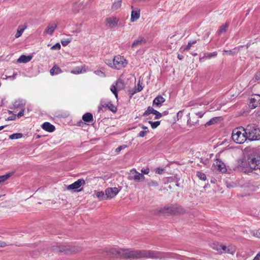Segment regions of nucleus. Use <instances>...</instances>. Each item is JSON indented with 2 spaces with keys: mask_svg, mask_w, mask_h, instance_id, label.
I'll use <instances>...</instances> for the list:
<instances>
[{
  "mask_svg": "<svg viewBox=\"0 0 260 260\" xmlns=\"http://www.w3.org/2000/svg\"><path fill=\"white\" fill-rule=\"evenodd\" d=\"M141 172L144 174H148L149 173V169L148 168L144 169L141 170Z\"/></svg>",
  "mask_w": 260,
  "mask_h": 260,
  "instance_id": "6e6d98bb",
  "label": "nucleus"
},
{
  "mask_svg": "<svg viewBox=\"0 0 260 260\" xmlns=\"http://www.w3.org/2000/svg\"><path fill=\"white\" fill-rule=\"evenodd\" d=\"M164 170L162 169L157 168L156 170V173L158 174H161L164 172Z\"/></svg>",
  "mask_w": 260,
  "mask_h": 260,
  "instance_id": "e2e57ef3",
  "label": "nucleus"
},
{
  "mask_svg": "<svg viewBox=\"0 0 260 260\" xmlns=\"http://www.w3.org/2000/svg\"><path fill=\"white\" fill-rule=\"evenodd\" d=\"M101 106L103 108H108V103H106L105 102H102Z\"/></svg>",
  "mask_w": 260,
  "mask_h": 260,
  "instance_id": "0e129e2a",
  "label": "nucleus"
},
{
  "mask_svg": "<svg viewBox=\"0 0 260 260\" xmlns=\"http://www.w3.org/2000/svg\"><path fill=\"white\" fill-rule=\"evenodd\" d=\"M148 185L149 187H156L158 185V183L155 181L150 180L148 182Z\"/></svg>",
  "mask_w": 260,
  "mask_h": 260,
  "instance_id": "37998d69",
  "label": "nucleus"
},
{
  "mask_svg": "<svg viewBox=\"0 0 260 260\" xmlns=\"http://www.w3.org/2000/svg\"><path fill=\"white\" fill-rule=\"evenodd\" d=\"M26 27V26H23L22 25L19 26L17 31L15 35V37L16 38H19V37H20Z\"/></svg>",
  "mask_w": 260,
  "mask_h": 260,
  "instance_id": "cd10ccee",
  "label": "nucleus"
},
{
  "mask_svg": "<svg viewBox=\"0 0 260 260\" xmlns=\"http://www.w3.org/2000/svg\"><path fill=\"white\" fill-rule=\"evenodd\" d=\"M197 176L199 177V178L200 179H201V180H206V175L202 173V172H198L197 173Z\"/></svg>",
  "mask_w": 260,
  "mask_h": 260,
  "instance_id": "c9c22d12",
  "label": "nucleus"
},
{
  "mask_svg": "<svg viewBox=\"0 0 260 260\" xmlns=\"http://www.w3.org/2000/svg\"><path fill=\"white\" fill-rule=\"evenodd\" d=\"M16 75H17L16 73H14L12 76H8V77H7V78L13 80L16 78Z\"/></svg>",
  "mask_w": 260,
  "mask_h": 260,
  "instance_id": "680f3d73",
  "label": "nucleus"
},
{
  "mask_svg": "<svg viewBox=\"0 0 260 260\" xmlns=\"http://www.w3.org/2000/svg\"><path fill=\"white\" fill-rule=\"evenodd\" d=\"M148 123L151 124V127L153 129H154V128H156L160 124V122L159 121H155V122L149 121Z\"/></svg>",
  "mask_w": 260,
  "mask_h": 260,
  "instance_id": "e433bc0d",
  "label": "nucleus"
},
{
  "mask_svg": "<svg viewBox=\"0 0 260 260\" xmlns=\"http://www.w3.org/2000/svg\"><path fill=\"white\" fill-rule=\"evenodd\" d=\"M222 251V253H226L233 255L236 251V248L234 245H229L228 246L223 245Z\"/></svg>",
  "mask_w": 260,
  "mask_h": 260,
  "instance_id": "2eb2a0df",
  "label": "nucleus"
},
{
  "mask_svg": "<svg viewBox=\"0 0 260 260\" xmlns=\"http://www.w3.org/2000/svg\"><path fill=\"white\" fill-rule=\"evenodd\" d=\"M217 53L216 52H214L213 53H210L208 54L207 56H206V58L207 59H210L212 57H214L216 56Z\"/></svg>",
  "mask_w": 260,
  "mask_h": 260,
  "instance_id": "de8ad7c7",
  "label": "nucleus"
},
{
  "mask_svg": "<svg viewBox=\"0 0 260 260\" xmlns=\"http://www.w3.org/2000/svg\"><path fill=\"white\" fill-rule=\"evenodd\" d=\"M248 164L251 170L257 171L258 172H256L257 174L258 173H260V157H254L252 158H249L248 160Z\"/></svg>",
  "mask_w": 260,
  "mask_h": 260,
  "instance_id": "0eeeda50",
  "label": "nucleus"
},
{
  "mask_svg": "<svg viewBox=\"0 0 260 260\" xmlns=\"http://www.w3.org/2000/svg\"><path fill=\"white\" fill-rule=\"evenodd\" d=\"M61 46L59 43L55 44L54 45L52 46L51 48L52 50H59L60 49Z\"/></svg>",
  "mask_w": 260,
  "mask_h": 260,
  "instance_id": "09e8293b",
  "label": "nucleus"
},
{
  "mask_svg": "<svg viewBox=\"0 0 260 260\" xmlns=\"http://www.w3.org/2000/svg\"><path fill=\"white\" fill-rule=\"evenodd\" d=\"M115 86H116L118 90H122L124 88V82L121 80H118L115 83Z\"/></svg>",
  "mask_w": 260,
  "mask_h": 260,
  "instance_id": "393cba45",
  "label": "nucleus"
},
{
  "mask_svg": "<svg viewBox=\"0 0 260 260\" xmlns=\"http://www.w3.org/2000/svg\"><path fill=\"white\" fill-rule=\"evenodd\" d=\"M155 110L152 107L149 106L148 107L146 111H145V112L143 114V116H147L149 115L150 114H154V112H155Z\"/></svg>",
  "mask_w": 260,
  "mask_h": 260,
  "instance_id": "473e14b6",
  "label": "nucleus"
},
{
  "mask_svg": "<svg viewBox=\"0 0 260 260\" xmlns=\"http://www.w3.org/2000/svg\"><path fill=\"white\" fill-rule=\"evenodd\" d=\"M96 196L101 201L107 200L106 193L103 191H98Z\"/></svg>",
  "mask_w": 260,
  "mask_h": 260,
  "instance_id": "a878e982",
  "label": "nucleus"
},
{
  "mask_svg": "<svg viewBox=\"0 0 260 260\" xmlns=\"http://www.w3.org/2000/svg\"><path fill=\"white\" fill-rule=\"evenodd\" d=\"M120 190L117 187H109L106 189L105 192L107 200L111 199L115 197Z\"/></svg>",
  "mask_w": 260,
  "mask_h": 260,
  "instance_id": "9d476101",
  "label": "nucleus"
},
{
  "mask_svg": "<svg viewBox=\"0 0 260 260\" xmlns=\"http://www.w3.org/2000/svg\"><path fill=\"white\" fill-rule=\"evenodd\" d=\"M255 77L256 80H260V70L256 73Z\"/></svg>",
  "mask_w": 260,
  "mask_h": 260,
  "instance_id": "13d9d810",
  "label": "nucleus"
},
{
  "mask_svg": "<svg viewBox=\"0 0 260 260\" xmlns=\"http://www.w3.org/2000/svg\"><path fill=\"white\" fill-rule=\"evenodd\" d=\"M118 21L117 17H107L106 19V25L108 27L112 28L117 25Z\"/></svg>",
  "mask_w": 260,
  "mask_h": 260,
  "instance_id": "4468645a",
  "label": "nucleus"
},
{
  "mask_svg": "<svg viewBox=\"0 0 260 260\" xmlns=\"http://www.w3.org/2000/svg\"><path fill=\"white\" fill-rule=\"evenodd\" d=\"M61 72V69L59 67H53L50 70V73L51 75L58 74Z\"/></svg>",
  "mask_w": 260,
  "mask_h": 260,
  "instance_id": "bb28decb",
  "label": "nucleus"
},
{
  "mask_svg": "<svg viewBox=\"0 0 260 260\" xmlns=\"http://www.w3.org/2000/svg\"><path fill=\"white\" fill-rule=\"evenodd\" d=\"M223 246V245H219L218 244L213 243L212 244V247L213 249L216 250L219 253H222V252H223V251H222Z\"/></svg>",
  "mask_w": 260,
  "mask_h": 260,
  "instance_id": "c85d7f7f",
  "label": "nucleus"
},
{
  "mask_svg": "<svg viewBox=\"0 0 260 260\" xmlns=\"http://www.w3.org/2000/svg\"><path fill=\"white\" fill-rule=\"evenodd\" d=\"M94 73L95 74H96L97 75L100 76L101 77H105V75L104 73H103V72H102L100 70L95 71Z\"/></svg>",
  "mask_w": 260,
  "mask_h": 260,
  "instance_id": "8fccbe9b",
  "label": "nucleus"
},
{
  "mask_svg": "<svg viewBox=\"0 0 260 260\" xmlns=\"http://www.w3.org/2000/svg\"><path fill=\"white\" fill-rule=\"evenodd\" d=\"M85 181L83 179H80L74 182L73 183L68 185L67 189L68 190H74L79 188L82 185L85 184Z\"/></svg>",
  "mask_w": 260,
  "mask_h": 260,
  "instance_id": "ddd939ff",
  "label": "nucleus"
},
{
  "mask_svg": "<svg viewBox=\"0 0 260 260\" xmlns=\"http://www.w3.org/2000/svg\"><path fill=\"white\" fill-rule=\"evenodd\" d=\"M52 250L55 252H63L66 250H70L73 252H77L80 250L79 247H72L70 246H53L52 247Z\"/></svg>",
  "mask_w": 260,
  "mask_h": 260,
  "instance_id": "6e6552de",
  "label": "nucleus"
},
{
  "mask_svg": "<svg viewBox=\"0 0 260 260\" xmlns=\"http://www.w3.org/2000/svg\"><path fill=\"white\" fill-rule=\"evenodd\" d=\"M71 42V39H67L61 41V43L62 46H66L68 45Z\"/></svg>",
  "mask_w": 260,
  "mask_h": 260,
  "instance_id": "c03bdc74",
  "label": "nucleus"
},
{
  "mask_svg": "<svg viewBox=\"0 0 260 260\" xmlns=\"http://www.w3.org/2000/svg\"><path fill=\"white\" fill-rule=\"evenodd\" d=\"M122 1L121 0H115L112 6V9L113 10H116L119 8L121 6Z\"/></svg>",
  "mask_w": 260,
  "mask_h": 260,
  "instance_id": "5701e85b",
  "label": "nucleus"
},
{
  "mask_svg": "<svg viewBox=\"0 0 260 260\" xmlns=\"http://www.w3.org/2000/svg\"><path fill=\"white\" fill-rule=\"evenodd\" d=\"M140 10L139 11H132L131 16H140Z\"/></svg>",
  "mask_w": 260,
  "mask_h": 260,
  "instance_id": "603ef678",
  "label": "nucleus"
},
{
  "mask_svg": "<svg viewBox=\"0 0 260 260\" xmlns=\"http://www.w3.org/2000/svg\"><path fill=\"white\" fill-rule=\"evenodd\" d=\"M108 108L111 111L113 112H116L117 111V107L114 105L111 102H109L108 103Z\"/></svg>",
  "mask_w": 260,
  "mask_h": 260,
  "instance_id": "f704fd0d",
  "label": "nucleus"
},
{
  "mask_svg": "<svg viewBox=\"0 0 260 260\" xmlns=\"http://www.w3.org/2000/svg\"><path fill=\"white\" fill-rule=\"evenodd\" d=\"M42 127L43 129L48 132H53L55 130V126L50 123L49 122H44L42 125Z\"/></svg>",
  "mask_w": 260,
  "mask_h": 260,
  "instance_id": "a211bd4d",
  "label": "nucleus"
},
{
  "mask_svg": "<svg viewBox=\"0 0 260 260\" xmlns=\"http://www.w3.org/2000/svg\"><path fill=\"white\" fill-rule=\"evenodd\" d=\"M249 106L251 109H254L258 106H260V95L255 94L250 99Z\"/></svg>",
  "mask_w": 260,
  "mask_h": 260,
  "instance_id": "9b49d317",
  "label": "nucleus"
},
{
  "mask_svg": "<svg viewBox=\"0 0 260 260\" xmlns=\"http://www.w3.org/2000/svg\"><path fill=\"white\" fill-rule=\"evenodd\" d=\"M246 134L249 141L260 140V128L254 124L247 125L246 127Z\"/></svg>",
  "mask_w": 260,
  "mask_h": 260,
  "instance_id": "20e7f679",
  "label": "nucleus"
},
{
  "mask_svg": "<svg viewBox=\"0 0 260 260\" xmlns=\"http://www.w3.org/2000/svg\"><path fill=\"white\" fill-rule=\"evenodd\" d=\"M215 166L217 170L219 171L220 172L224 173L226 171V169L225 165L221 160L217 159L216 161Z\"/></svg>",
  "mask_w": 260,
  "mask_h": 260,
  "instance_id": "f3484780",
  "label": "nucleus"
},
{
  "mask_svg": "<svg viewBox=\"0 0 260 260\" xmlns=\"http://www.w3.org/2000/svg\"><path fill=\"white\" fill-rule=\"evenodd\" d=\"M71 73L74 74H78L82 73V70L80 68H76L74 70H72Z\"/></svg>",
  "mask_w": 260,
  "mask_h": 260,
  "instance_id": "a18cd8bd",
  "label": "nucleus"
},
{
  "mask_svg": "<svg viewBox=\"0 0 260 260\" xmlns=\"http://www.w3.org/2000/svg\"><path fill=\"white\" fill-rule=\"evenodd\" d=\"M165 99L161 95L156 96L153 101V105L156 107H160L165 102Z\"/></svg>",
  "mask_w": 260,
  "mask_h": 260,
  "instance_id": "6ab92c4d",
  "label": "nucleus"
},
{
  "mask_svg": "<svg viewBox=\"0 0 260 260\" xmlns=\"http://www.w3.org/2000/svg\"><path fill=\"white\" fill-rule=\"evenodd\" d=\"M197 43V41L196 40H194V41H190L188 43V44L186 46V47L184 49L183 51H185V50H188L190 49L191 46L193 44H194Z\"/></svg>",
  "mask_w": 260,
  "mask_h": 260,
  "instance_id": "79ce46f5",
  "label": "nucleus"
},
{
  "mask_svg": "<svg viewBox=\"0 0 260 260\" xmlns=\"http://www.w3.org/2000/svg\"><path fill=\"white\" fill-rule=\"evenodd\" d=\"M119 251H120V249L112 248L109 250V252L111 254L119 255Z\"/></svg>",
  "mask_w": 260,
  "mask_h": 260,
  "instance_id": "ea45409f",
  "label": "nucleus"
},
{
  "mask_svg": "<svg viewBox=\"0 0 260 260\" xmlns=\"http://www.w3.org/2000/svg\"><path fill=\"white\" fill-rule=\"evenodd\" d=\"M128 179L134 180L137 182H141L145 179V177L142 174L139 173L135 169H132L131 170Z\"/></svg>",
  "mask_w": 260,
  "mask_h": 260,
  "instance_id": "1a4fd4ad",
  "label": "nucleus"
},
{
  "mask_svg": "<svg viewBox=\"0 0 260 260\" xmlns=\"http://www.w3.org/2000/svg\"><path fill=\"white\" fill-rule=\"evenodd\" d=\"M223 52L226 53L228 55H234L237 54L238 52V50L235 48L233 50H225L223 51Z\"/></svg>",
  "mask_w": 260,
  "mask_h": 260,
  "instance_id": "4c0bfd02",
  "label": "nucleus"
},
{
  "mask_svg": "<svg viewBox=\"0 0 260 260\" xmlns=\"http://www.w3.org/2000/svg\"><path fill=\"white\" fill-rule=\"evenodd\" d=\"M191 111V114H188V115L187 124L189 126L197 124L199 122V118H202L206 113L205 110L197 111L196 108H192Z\"/></svg>",
  "mask_w": 260,
  "mask_h": 260,
  "instance_id": "39448f33",
  "label": "nucleus"
},
{
  "mask_svg": "<svg viewBox=\"0 0 260 260\" xmlns=\"http://www.w3.org/2000/svg\"><path fill=\"white\" fill-rule=\"evenodd\" d=\"M149 133V131H141L139 134H138V137H144V136H146V135L147 134H148Z\"/></svg>",
  "mask_w": 260,
  "mask_h": 260,
  "instance_id": "49530a36",
  "label": "nucleus"
},
{
  "mask_svg": "<svg viewBox=\"0 0 260 260\" xmlns=\"http://www.w3.org/2000/svg\"><path fill=\"white\" fill-rule=\"evenodd\" d=\"M11 175L10 174H9L5 175L0 176V183L5 181L11 176Z\"/></svg>",
  "mask_w": 260,
  "mask_h": 260,
  "instance_id": "a19ab883",
  "label": "nucleus"
},
{
  "mask_svg": "<svg viewBox=\"0 0 260 260\" xmlns=\"http://www.w3.org/2000/svg\"><path fill=\"white\" fill-rule=\"evenodd\" d=\"M82 120L86 122H91L93 120L92 114L90 113H86L82 116Z\"/></svg>",
  "mask_w": 260,
  "mask_h": 260,
  "instance_id": "4be33fe9",
  "label": "nucleus"
},
{
  "mask_svg": "<svg viewBox=\"0 0 260 260\" xmlns=\"http://www.w3.org/2000/svg\"><path fill=\"white\" fill-rule=\"evenodd\" d=\"M15 118H16V115H14L8 117L7 119V120H13L15 119Z\"/></svg>",
  "mask_w": 260,
  "mask_h": 260,
  "instance_id": "052dcab7",
  "label": "nucleus"
},
{
  "mask_svg": "<svg viewBox=\"0 0 260 260\" xmlns=\"http://www.w3.org/2000/svg\"><path fill=\"white\" fill-rule=\"evenodd\" d=\"M142 89H143V87H142V86L140 85V84H139L138 86V88L136 89L138 92H139V91H141L142 90Z\"/></svg>",
  "mask_w": 260,
  "mask_h": 260,
  "instance_id": "338daca9",
  "label": "nucleus"
},
{
  "mask_svg": "<svg viewBox=\"0 0 260 260\" xmlns=\"http://www.w3.org/2000/svg\"><path fill=\"white\" fill-rule=\"evenodd\" d=\"M232 139L234 142L237 144H243L246 140H248L245 128L239 126L234 128L232 131Z\"/></svg>",
  "mask_w": 260,
  "mask_h": 260,
  "instance_id": "7ed1b4c3",
  "label": "nucleus"
},
{
  "mask_svg": "<svg viewBox=\"0 0 260 260\" xmlns=\"http://www.w3.org/2000/svg\"><path fill=\"white\" fill-rule=\"evenodd\" d=\"M137 91V89L136 88L132 89V90H129V93L132 94V95H133L135 93H136Z\"/></svg>",
  "mask_w": 260,
  "mask_h": 260,
  "instance_id": "bf43d9fd",
  "label": "nucleus"
},
{
  "mask_svg": "<svg viewBox=\"0 0 260 260\" xmlns=\"http://www.w3.org/2000/svg\"><path fill=\"white\" fill-rule=\"evenodd\" d=\"M146 43V40L142 36H140L137 39H136L132 44V48L137 49L141 46Z\"/></svg>",
  "mask_w": 260,
  "mask_h": 260,
  "instance_id": "f8f14e48",
  "label": "nucleus"
},
{
  "mask_svg": "<svg viewBox=\"0 0 260 260\" xmlns=\"http://www.w3.org/2000/svg\"><path fill=\"white\" fill-rule=\"evenodd\" d=\"M32 57L31 55L26 56L22 55L17 59V62L19 63H26L29 62L32 59Z\"/></svg>",
  "mask_w": 260,
  "mask_h": 260,
  "instance_id": "412c9836",
  "label": "nucleus"
},
{
  "mask_svg": "<svg viewBox=\"0 0 260 260\" xmlns=\"http://www.w3.org/2000/svg\"><path fill=\"white\" fill-rule=\"evenodd\" d=\"M139 17H131V21L132 22H135L137 20Z\"/></svg>",
  "mask_w": 260,
  "mask_h": 260,
  "instance_id": "774afa93",
  "label": "nucleus"
},
{
  "mask_svg": "<svg viewBox=\"0 0 260 260\" xmlns=\"http://www.w3.org/2000/svg\"><path fill=\"white\" fill-rule=\"evenodd\" d=\"M105 62L108 64L109 66L111 67L112 68H113V60H106L105 61Z\"/></svg>",
  "mask_w": 260,
  "mask_h": 260,
  "instance_id": "5fc2aeb1",
  "label": "nucleus"
},
{
  "mask_svg": "<svg viewBox=\"0 0 260 260\" xmlns=\"http://www.w3.org/2000/svg\"><path fill=\"white\" fill-rule=\"evenodd\" d=\"M229 25V22H226V23L224 25H221L220 27V28L218 30L219 34H221L222 32H225L226 30V28L228 27Z\"/></svg>",
  "mask_w": 260,
  "mask_h": 260,
  "instance_id": "7c9ffc66",
  "label": "nucleus"
},
{
  "mask_svg": "<svg viewBox=\"0 0 260 260\" xmlns=\"http://www.w3.org/2000/svg\"><path fill=\"white\" fill-rule=\"evenodd\" d=\"M153 114L155 115V119H159L161 118L162 116V114L156 110H155V112H154Z\"/></svg>",
  "mask_w": 260,
  "mask_h": 260,
  "instance_id": "3c124183",
  "label": "nucleus"
},
{
  "mask_svg": "<svg viewBox=\"0 0 260 260\" xmlns=\"http://www.w3.org/2000/svg\"><path fill=\"white\" fill-rule=\"evenodd\" d=\"M111 91L114 94L115 97L117 98L118 94H117V89L115 85H112L110 88Z\"/></svg>",
  "mask_w": 260,
  "mask_h": 260,
  "instance_id": "58836bf2",
  "label": "nucleus"
},
{
  "mask_svg": "<svg viewBox=\"0 0 260 260\" xmlns=\"http://www.w3.org/2000/svg\"><path fill=\"white\" fill-rule=\"evenodd\" d=\"M253 260H260V252L258 253L253 258Z\"/></svg>",
  "mask_w": 260,
  "mask_h": 260,
  "instance_id": "69168bd1",
  "label": "nucleus"
},
{
  "mask_svg": "<svg viewBox=\"0 0 260 260\" xmlns=\"http://www.w3.org/2000/svg\"><path fill=\"white\" fill-rule=\"evenodd\" d=\"M126 146H119L118 147H117L116 150H115V151L116 152H120L122 149L124 148Z\"/></svg>",
  "mask_w": 260,
  "mask_h": 260,
  "instance_id": "4d7b16f0",
  "label": "nucleus"
},
{
  "mask_svg": "<svg viewBox=\"0 0 260 260\" xmlns=\"http://www.w3.org/2000/svg\"><path fill=\"white\" fill-rule=\"evenodd\" d=\"M20 111L18 113L17 117L18 118L22 116L24 114V108L20 109Z\"/></svg>",
  "mask_w": 260,
  "mask_h": 260,
  "instance_id": "864d4df0",
  "label": "nucleus"
},
{
  "mask_svg": "<svg viewBox=\"0 0 260 260\" xmlns=\"http://www.w3.org/2000/svg\"><path fill=\"white\" fill-rule=\"evenodd\" d=\"M23 135L21 133H15L9 136L10 139H18L22 138Z\"/></svg>",
  "mask_w": 260,
  "mask_h": 260,
  "instance_id": "72a5a7b5",
  "label": "nucleus"
},
{
  "mask_svg": "<svg viewBox=\"0 0 260 260\" xmlns=\"http://www.w3.org/2000/svg\"><path fill=\"white\" fill-rule=\"evenodd\" d=\"M249 232L250 234L252 235V236L260 239V229L258 230H251Z\"/></svg>",
  "mask_w": 260,
  "mask_h": 260,
  "instance_id": "c756f323",
  "label": "nucleus"
},
{
  "mask_svg": "<svg viewBox=\"0 0 260 260\" xmlns=\"http://www.w3.org/2000/svg\"><path fill=\"white\" fill-rule=\"evenodd\" d=\"M217 120H218V117H213V118H211L209 121L205 123V125L206 126H208L214 124L217 122Z\"/></svg>",
  "mask_w": 260,
  "mask_h": 260,
  "instance_id": "2f4dec72",
  "label": "nucleus"
},
{
  "mask_svg": "<svg viewBox=\"0 0 260 260\" xmlns=\"http://www.w3.org/2000/svg\"><path fill=\"white\" fill-rule=\"evenodd\" d=\"M56 27L57 23L53 22L52 23H49L47 27V29L45 30V32L50 35H52Z\"/></svg>",
  "mask_w": 260,
  "mask_h": 260,
  "instance_id": "aec40b11",
  "label": "nucleus"
},
{
  "mask_svg": "<svg viewBox=\"0 0 260 260\" xmlns=\"http://www.w3.org/2000/svg\"><path fill=\"white\" fill-rule=\"evenodd\" d=\"M237 256L239 260H246L248 257V255L244 251L238 252L237 253Z\"/></svg>",
  "mask_w": 260,
  "mask_h": 260,
  "instance_id": "b1692460",
  "label": "nucleus"
},
{
  "mask_svg": "<svg viewBox=\"0 0 260 260\" xmlns=\"http://www.w3.org/2000/svg\"><path fill=\"white\" fill-rule=\"evenodd\" d=\"M127 63L126 60L123 56L120 55L116 56L113 59V67L116 69L124 67Z\"/></svg>",
  "mask_w": 260,
  "mask_h": 260,
  "instance_id": "423d86ee",
  "label": "nucleus"
},
{
  "mask_svg": "<svg viewBox=\"0 0 260 260\" xmlns=\"http://www.w3.org/2000/svg\"><path fill=\"white\" fill-rule=\"evenodd\" d=\"M184 209L178 205H172L171 206H165L163 208H157L153 211V213L158 214L159 213L168 214H181L184 213Z\"/></svg>",
  "mask_w": 260,
  "mask_h": 260,
  "instance_id": "f03ea898",
  "label": "nucleus"
},
{
  "mask_svg": "<svg viewBox=\"0 0 260 260\" xmlns=\"http://www.w3.org/2000/svg\"><path fill=\"white\" fill-rule=\"evenodd\" d=\"M175 254L173 253H161L158 251L136 250H132L129 249H120L119 256L123 259H137L142 258H175Z\"/></svg>",
  "mask_w": 260,
  "mask_h": 260,
  "instance_id": "f257e3e1",
  "label": "nucleus"
},
{
  "mask_svg": "<svg viewBox=\"0 0 260 260\" xmlns=\"http://www.w3.org/2000/svg\"><path fill=\"white\" fill-rule=\"evenodd\" d=\"M25 104L26 102L25 100L22 99H18L14 102L13 107L14 108L22 109L24 108Z\"/></svg>",
  "mask_w": 260,
  "mask_h": 260,
  "instance_id": "dca6fc26",
  "label": "nucleus"
}]
</instances>
